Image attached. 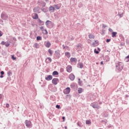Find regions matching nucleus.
I'll return each instance as SVG.
<instances>
[{
    "mask_svg": "<svg viewBox=\"0 0 129 129\" xmlns=\"http://www.w3.org/2000/svg\"><path fill=\"white\" fill-rule=\"evenodd\" d=\"M123 68V63L121 62H118L116 64V71L117 73L121 72V70H122Z\"/></svg>",
    "mask_w": 129,
    "mask_h": 129,
    "instance_id": "f257e3e1",
    "label": "nucleus"
},
{
    "mask_svg": "<svg viewBox=\"0 0 129 129\" xmlns=\"http://www.w3.org/2000/svg\"><path fill=\"white\" fill-rule=\"evenodd\" d=\"M25 124L26 126H27V127H28V128H31L33 127V124L32 123V121L30 120H26L25 121Z\"/></svg>",
    "mask_w": 129,
    "mask_h": 129,
    "instance_id": "f03ea898",
    "label": "nucleus"
},
{
    "mask_svg": "<svg viewBox=\"0 0 129 129\" xmlns=\"http://www.w3.org/2000/svg\"><path fill=\"white\" fill-rule=\"evenodd\" d=\"M60 56H61V54H60V51L59 50L55 51L54 54L53 55L54 58L59 59V58H60Z\"/></svg>",
    "mask_w": 129,
    "mask_h": 129,
    "instance_id": "7ed1b4c3",
    "label": "nucleus"
},
{
    "mask_svg": "<svg viewBox=\"0 0 129 129\" xmlns=\"http://www.w3.org/2000/svg\"><path fill=\"white\" fill-rule=\"evenodd\" d=\"M90 106H92L93 108H97V109H99V108H100L99 105H98V103L96 102L91 103L90 104Z\"/></svg>",
    "mask_w": 129,
    "mask_h": 129,
    "instance_id": "20e7f679",
    "label": "nucleus"
},
{
    "mask_svg": "<svg viewBox=\"0 0 129 129\" xmlns=\"http://www.w3.org/2000/svg\"><path fill=\"white\" fill-rule=\"evenodd\" d=\"M45 25L47 26V27H48V28H51V27H53V23L49 20H47L45 22Z\"/></svg>",
    "mask_w": 129,
    "mask_h": 129,
    "instance_id": "39448f33",
    "label": "nucleus"
},
{
    "mask_svg": "<svg viewBox=\"0 0 129 129\" xmlns=\"http://www.w3.org/2000/svg\"><path fill=\"white\" fill-rule=\"evenodd\" d=\"M59 82V79L58 78H53L52 80V83L54 85H57Z\"/></svg>",
    "mask_w": 129,
    "mask_h": 129,
    "instance_id": "423d86ee",
    "label": "nucleus"
},
{
    "mask_svg": "<svg viewBox=\"0 0 129 129\" xmlns=\"http://www.w3.org/2000/svg\"><path fill=\"white\" fill-rule=\"evenodd\" d=\"M71 90V89H70V87H67L63 90V93L64 94H69V93H70Z\"/></svg>",
    "mask_w": 129,
    "mask_h": 129,
    "instance_id": "0eeeda50",
    "label": "nucleus"
},
{
    "mask_svg": "<svg viewBox=\"0 0 129 129\" xmlns=\"http://www.w3.org/2000/svg\"><path fill=\"white\" fill-rule=\"evenodd\" d=\"M76 50H78V51H82V44L80 43L77 44Z\"/></svg>",
    "mask_w": 129,
    "mask_h": 129,
    "instance_id": "6e6552de",
    "label": "nucleus"
},
{
    "mask_svg": "<svg viewBox=\"0 0 129 129\" xmlns=\"http://www.w3.org/2000/svg\"><path fill=\"white\" fill-rule=\"evenodd\" d=\"M99 45V42L98 40H95V41L92 43V46L93 47H97Z\"/></svg>",
    "mask_w": 129,
    "mask_h": 129,
    "instance_id": "1a4fd4ad",
    "label": "nucleus"
},
{
    "mask_svg": "<svg viewBox=\"0 0 129 129\" xmlns=\"http://www.w3.org/2000/svg\"><path fill=\"white\" fill-rule=\"evenodd\" d=\"M44 46H45L46 48H50L51 46V42H50V41H45L44 42Z\"/></svg>",
    "mask_w": 129,
    "mask_h": 129,
    "instance_id": "9d476101",
    "label": "nucleus"
},
{
    "mask_svg": "<svg viewBox=\"0 0 129 129\" xmlns=\"http://www.w3.org/2000/svg\"><path fill=\"white\" fill-rule=\"evenodd\" d=\"M69 78L71 81H74V79H75V76H74V74H71L69 76Z\"/></svg>",
    "mask_w": 129,
    "mask_h": 129,
    "instance_id": "9b49d317",
    "label": "nucleus"
},
{
    "mask_svg": "<svg viewBox=\"0 0 129 129\" xmlns=\"http://www.w3.org/2000/svg\"><path fill=\"white\" fill-rule=\"evenodd\" d=\"M52 79H53V76L50 75L47 76V77H45V80H47V81H50V80H52Z\"/></svg>",
    "mask_w": 129,
    "mask_h": 129,
    "instance_id": "f8f14e48",
    "label": "nucleus"
},
{
    "mask_svg": "<svg viewBox=\"0 0 129 129\" xmlns=\"http://www.w3.org/2000/svg\"><path fill=\"white\" fill-rule=\"evenodd\" d=\"M67 71L69 73H70V72H71V71H72V67L71 66H68L67 67Z\"/></svg>",
    "mask_w": 129,
    "mask_h": 129,
    "instance_id": "ddd939ff",
    "label": "nucleus"
},
{
    "mask_svg": "<svg viewBox=\"0 0 129 129\" xmlns=\"http://www.w3.org/2000/svg\"><path fill=\"white\" fill-rule=\"evenodd\" d=\"M32 18L34 20H38V19H39V16H38V14L34 13L32 15Z\"/></svg>",
    "mask_w": 129,
    "mask_h": 129,
    "instance_id": "4468645a",
    "label": "nucleus"
},
{
    "mask_svg": "<svg viewBox=\"0 0 129 129\" xmlns=\"http://www.w3.org/2000/svg\"><path fill=\"white\" fill-rule=\"evenodd\" d=\"M51 62H52V58H51V57H46L45 59V62L51 63Z\"/></svg>",
    "mask_w": 129,
    "mask_h": 129,
    "instance_id": "2eb2a0df",
    "label": "nucleus"
},
{
    "mask_svg": "<svg viewBox=\"0 0 129 129\" xmlns=\"http://www.w3.org/2000/svg\"><path fill=\"white\" fill-rule=\"evenodd\" d=\"M49 12L54 13L55 12V8L52 6H50L49 7Z\"/></svg>",
    "mask_w": 129,
    "mask_h": 129,
    "instance_id": "dca6fc26",
    "label": "nucleus"
},
{
    "mask_svg": "<svg viewBox=\"0 0 129 129\" xmlns=\"http://www.w3.org/2000/svg\"><path fill=\"white\" fill-rule=\"evenodd\" d=\"M71 62H75L76 63L77 62V58L75 57H71L70 59Z\"/></svg>",
    "mask_w": 129,
    "mask_h": 129,
    "instance_id": "f3484780",
    "label": "nucleus"
},
{
    "mask_svg": "<svg viewBox=\"0 0 129 129\" xmlns=\"http://www.w3.org/2000/svg\"><path fill=\"white\" fill-rule=\"evenodd\" d=\"M64 55L65 56H66L67 58H69L71 56V54H70V52H66L64 53Z\"/></svg>",
    "mask_w": 129,
    "mask_h": 129,
    "instance_id": "a211bd4d",
    "label": "nucleus"
},
{
    "mask_svg": "<svg viewBox=\"0 0 129 129\" xmlns=\"http://www.w3.org/2000/svg\"><path fill=\"white\" fill-rule=\"evenodd\" d=\"M39 11H40L39 7H36L33 9V12H34V13H38L39 12Z\"/></svg>",
    "mask_w": 129,
    "mask_h": 129,
    "instance_id": "6ab92c4d",
    "label": "nucleus"
},
{
    "mask_svg": "<svg viewBox=\"0 0 129 129\" xmlns=\"http://www.w3.org/2000/svg\"><path fill=\"white\" fill-rule=\"evenodd\" d=\"M119 37L122 42H124V37L122 36V34H119Z\"/></svg>",
    "mask_w": 129,
    "mask_h": 129,
    "instance_id": "aec40b11",
    "label": "nucleus"
},
{
    "mask_svg": "<svg viewBox=\"0 0 129 129\" xmlns=\"http://www.w3.org/2000/svg\"><path fill=\"white\" fill-rule=\"evenodd\" d=\"M7 75L9 76V77H10V76H12L13 75V73H12V71H9L7 72Z\"/></svg>",
    "mask_w": 129,
    "mask_h": 129,
    "instance_id": "412c9836",
    "label": "nucleus"
},
{
    "mask_svg": "<svg viewBox=\"0 0 129 129\" xmlns=\"http://www.w3.org/2000/svg\"><path fill=\"white\" fill-rule=\"evenodd\" d=\"M56 75H59V73H58L57 71H55L53 72L52 73V76H55Z\"/></svg>",
    "mask_w": 129,
    "mask_h": 129,
    "instance_id": "4be33fe9",
    "label": "nucleus"
},
{
    "mask_svg": "<svg viewBox=\"0 0 129 129\" xmlns=\"http://www.w3.org/2000/svg\"><path fill=\"white\" fill-rule=\"evenodd\" d=\"M110 59L109 58V56H108V55H106L105 56V60H106V61H107V62H108V61H109V60H110Z\"/></svg>",
    "mask_w": 129,
    "mask_h": 129,
    "instance_id": "5701e85b",
    "label": "nucleus"
},
{
    "mask_svg": "<svg viewBox=\"0 0 129 129\" xmlns=\"http://www.w3.org/2000/svg\"><path fill=\"white\" fill-rule=\"evenodd\" d=\"M34 48H36V49H39V48H40L39 44L37 43H35L34 44Z\"/></svg>",
    "mask_w": 129,
    "mask_h": 129,
    "instance_id": "b1692460",
    "label": "nucleus"
},
{
    "mask_svg": "<svg viewBox=\"0 0 129 129\" xmlns=\"http://www.w3.org/2000/svg\"><path fill=\"white\" fill-rule=\"evenodd\" d=\"M89 39H94V38H95V36H94L93 34H90L89 35Z\"/></svg>",
    "mask_w": 129,
    "mask_h": 129,
    "instance_id": "393cba45",
    "label": "nucleus"
},
{
    "mask_svg": "<svg viewBox=\"0 0 129 129\" xmlns=\"http://www.w3.org/2000/svg\"><path fill=\"white\" fill-rule=\"evenodd\" d=\"M36 40H37V41H42V37L37 36Z\"/></svg>",
    "mask_w": 129,
    "mask_h": 129,
    "instance_id": "a878e982",
    "label": "nucleus"
},
{
    "mask_svg": "<svg viewBox=\"0 0 129 129\" xmlns=\"http://www.w3.org/2000/svg\"><path fill=\"white\" fill-rule=\"evenodd\" d=\"M86 124H91V121L90 120H87L86 121Z\"/></svg>",
    "mask_w": 129,
    "mask_h": 129,
    "instance_id": "bb28decb",
    "label": "nucleus"
},
{
    "mask_svg": "<svg viewBox=\"0 0 129 129\" xmlns=\"http://www.w3.org/2000/svg\"><path fill=\"white\" fill-rule=\"evenodd\" d=\"M78 93L80 94V93H82V88H79L78 90Z\"/></svg>",
    "mask_w": 129,
    "mask_h": 129,
    "instance_id": "cd10ccee",
    "label": "nucleus"
},
{
    "mask_svg": "<svg viewBox=\"0 0 129 129\" xmlns=\"http://www.w3.org/2000/svg\"><path fill=\"white\" fill-rule=\"evenodd\" d=\"M116 34H117V33H112V38H115V37H116Z\"/></svg>",
    "mask_w": 129,
    "mask_h": 129,
    "instance_id": "c85d7f7f",
    "label": "nucleus"
},
{
    "mask_svg": "<svg viewBox=\"0 0 129 129\" xmlns=\"http://www.w3.org/2000/svg\"><path fill=\"white\" fill-rule=\"evenodd\" d=\"M54 9H56V10H59L60 9V7L58 6L57 5H54Z\"/></svg>",
    "mask_w": 129,
    "mask_h": 129,
    "instance_id": "c756f323",
    "label": "nucleus"
},
{
    "mask_svg": "<svg viewBox=\"0 0 129 129\" xmlns=\"http://www.w3.org/2000/svg\"><path fill=\"white\" fill-rule=\"evenodd\" d=\"M79 66H80V68L81 69H82V68H83L84 67V64H83V63L81 62L79 64Z\"/></svg>",
    "mask_w": 129,
    "mask_h": 129,
    "instance_id": "7c9ffc66",
    "label": "nucleus"
},
{
    "mask_svg": "<svg viewBox=\"0 0 129 129\" xmlns=\"http://www.w3.org/2000/svg\"><path fill=\"white\" fill-rule=\"evenodd\" d=\"M126 62H129V55L125 57V58Z\"/></svg>",
    "mask_w": 129,
    "mask_h": 129,
    "instance_id": "2f4dec72",
    "label": "nucleus"
},
{
    "mask_svg": "<svg viewBox=\"0 0 129 129\" xmlns=\"http://www.w3.org/2000/svg\"><path fill=\"white\" fill-rule=\"evenodd\" d=\"M94 52L95 54H99V51L96 50V48L94 49Z\"/></svg>",
    "mask_w": 129,
    "mask_h": 129,
    "instance_id": "473e14b6",
    "label": "nucleus"
},
{
    "mask_svg": "<svg viewBox=\"0 0 129 129\" xmlns=\"http://www.w3.org/2000/svg\"><path fill=\"white\" fill-rule=\"evenodd\" d=\"M48 53H49L50 55H53V53L52 52V50H51V49H48Z\"/></svg>",
    "mask_w": 129,
    "mask_h": 129,
    "instance_id": "72a5a7b5",
    "label": "nucleus"
},
{
    "mask_svg": "<svg viewBox=\"0 0 129 129\" xmlns=\"http://www.w3.org/2000/svg\"><path fill=\"white\" fill-rule=\"evenodd\" d=\"M124 45H125L124 41H122L120 43V46H124Z\"/></svg>",
    "mask_w": 129,
    "mask_h": 129,
    "instance_id": "f704fd0d",
    "label": "nucleus"
},
{
    "mask_svg": "<svg viewBox=\"0 0 129 129\" xmlns=\"http://www.w3.org/2000/svg\"><path fill=\"white\" fill-rule=\"evenodd\" d=\"M56 108H57L58 109H60L61 108V107L60 106V105H56L55 106Z\"/></svg>",
    "mask_w": 129,
    "mask_h": 129,
    "instance_id": "c9c22d12",
    "label": "nucleus"
},
{
    "mask_svg": "<svg viewBox=\"0 0 129 129\" xmlns=\"http://www.w3.org/2000/svg\"><path fill=\"white\" fill-rule=\"evenodd\" d=\"M12 59L13 60H16V59H17V58L16 57H15V55H12Z\"/></svg>",
    "mask_w": 129,
    "mask_h": 129,
    "instance_id": "e433bc0d",
    "label": "nucleus"
},
{
    "mask_svg": "<svg viewBox=\"0 0 129 129\" xmlns=\"http://www.w3.org/2000/svg\"><path fill=\"white\" fill-rule=\"evenodd\" d=\"M110 41H111V39H107L106 40V42L107 43H109V42H110Z\"/></svg>",
    "mask_w": 129,
    "mask_h": 129,
    "instance_id": "4c0bfd02",
    "label": "nucleus"
},
{
    "mask_svg": "<svg viewBox=\"0 0 129 129\" xmlns=\"http://www.w3.org/2000/svg\"><path fill=\"white\" fill-rule=\"evenodd\" d=\"M101 122H104L105 123H107V120H102L101 121Z\"/></svg>",
    "mask_w": 129,
    "mask_h": 129,
    "instance_id": "58836bf2",
    "label": "nucleus"
},
{
    "mask_svg": "<svg viewBox=\"0 0 129 129\" xmlns=\"http://www.w3.org/2000/svg\"><path fill=\"white\" fill-rule=\"evenodd\" d=\"M5 45L6 46V47H9V46H10V43L5 42Z\"/></svg>",
    "mask_w": 129,
    "mask_h": 129,
    "instance_id": "ea45409f",
    "label": "nucleus"
},
{
    "mask_svg": "<svg viewBox=\"0 0 129 129\" xmlns=\"http://www.w3.org/2000/svg\"><path fill=\"white\" fill-rule=\"evenodd\" d=\"M1 45H6V42H4V41H2V42H1Z\"/></svg>",
    "mask_w": 129,
    "mask_h": 129,
    "instance_id": "a19ab883",
    "label": "nucleus"
},
{
    "mask_svg": "<svg viewBox=\"0 0 129 129\" xmlns=\"http://www.w3.org/2000/svg\"><path fill=\"white\" fill-rule=\"evenodd\" d=\"M46 84H47L46 83H43V84L41 85V87H44V86H46Z\"/></svg>",
    "mask_w": 129,
    "mask_h": 129,
    "instance_id": "79ce46f5",
    "label": "nucleus"
},
{
    "mask_svg": "<svg viewBox=\"0 0 129 129\" xmlns=\"http://www.w3.org/2000/svg\"><path fill=\"white\" fill-rule=\"evenodd\" d=\"M82 84V81H80L78 82L79 85H81Z\"/></svg>",
    "mask_w": 129,
    "mask_h": 129,
    "instance_id": "37998d69",
    "label": "nucleus"
},
{
    "mask_svg": "<svg viewBox=\"0 0 129 129\" xmlns=\"http://www.w3.org/2000/svg\"><path fill=\"white\" fill-rule=\"evenodd\" d=\"M126 44H128L129 45V40L126 39Z\"/></svg>",
    "mask_w": 129,
    "mask_h": 129,
    "instance_id": "c03bdc74",
    "label": "nucleus"
},
{
    "mask_svg": "<svg viewBox=\"0 0 129 129\" xmlns=\"http://www.w3.org/2000/svg\"><path fill=\"white\" fill-rule=\"evenodd\" d=\"M1 75H4L5 74V72H4V71H1Z\"/></svg>",
    "mask_w": 129,
    "mask_h": 129,
    "instance_id": "a18cd8bd",
    "label": "nucleus"
},
{
    "mask_svg": "<svg viewBox=\"0 0 129 129\" xmlns=\"http://www.w3.org/2000/svg\"><path fill=\"white\" fill-rule=\"evenodd\" d=\"M39 24H42L43 23V21H42L41 20L38 19Z\"/></svg>",
    "mask_w": 129,
    "mask_h": 129,
    "instance_id": "49530a36",
    "label": "nucleus"
},
{
    "mask_svg": "<svg viewBox=\"0 0 129 129\" xmlns=\"http://www.w3.org/2000/svg\"><path fill=\"white\" fill-rule=\"evenodd\" d=\"M77 124H78V126H80V127H81V124H80V123H79V122H78L77 123Z\"/></svg>",
    "mask_w": 129,
    "mask_h": 129,
    "instance_id": "de8ad7c7",
    "label": "nucleus"
},
{
    "mask_svg": "<svg viewBox=\"0 0 129 129\" xmlns=\"http://www.w3.org/2000/svg\"><path fill=\"white\" fill-rule=\"evenodd\" d=\"M6 107H8V108L10 107V104L8 103L6 104Z\"/></svg>",
    "mask_w": 129,
    "mask_h": 129,
    "instance_id": "09e8293b",
    "label": "nucleus"
},
{
    "mask_svg": "<svg viewBox=\"0 0 129 129\" xmlns=\"http://www.w3.org/2000/svg\"><path fill=\"white\" fill-rule=\"evenodd\" d=\"M13 40L15 42H17V38L16 37H13Z\"/></svg>",
    "mask_w": 129,
    "mask_h": 129,
    "instance_id": "8fccbe9b",
    "label": "nucleus"
},
{
    "mask_svg": "<svg viewBox=\"0 0 129 129\" xmlns=\"http://www.w3.org/2000/svg\"><path fill=\"white\" fill-rule=\"evenodd\" d=\"M71 87H75V85H74V84H73L71 85Z\"/></svg>",
    "mask_w": 129,
    "mask_h": 129,
    "instance_id": "3c124183",
    "label": "nucleus"
},
{
    "mask_svg": "<svg viewBox=\"0 0 129 129\" xmlns=\"http://www.w3.org/2000/svg\"><path fill=\"white\" fill-rule=\"evenodd\" d=\"M71 40L72 41H73V40H74V37H73V36H71Z\"/></svg>",
    "mask_w": 129,
    "mask_h": 129,
    "instance_id": "603ef678",
    "label": "nucleus"
},
{
    "mask_svg": "<svg viewBox=\"0 0 129 129\" xmlns=\"http://www.w3.org/2000/svg\"><path fill=\"white\" fill-rule=\"evenodd\" d=\"M109 31L111 33L112 32V29L109 28Z\"/></svg>",
    "mask_w": 129,
    "mask_h": 129,
    "instance_id": "864d4df0",
    "label": "nucleus"
},
{
    "mask_svg": "<svg viewBox=\"0 0 129 129\" xmlns=\"http://www.w3.org/2000/svg\"><path fill=\"white\" fill-rule=\"evenodd\" d=\"M62 119H63V121L65 120V116H62Z\"/></svg>",
    "mask_w": 129,
    "mask_h": 129,
    "instance_id": "5fc2aeb1",
    "label": "nucleus"
},
{
    "mask_svg": "<svg viewBox=\"0 0 129 129\" xmlns=\"http://www.w3.org/2000/svg\"><path fill=\"white\" fill-rule=\"evenodd\" d=\"M0 78H4V75H1L0 76Z\"/></svg>",
    "mask_w": 129,
    "mask_h": 129,
    "instance_id": "6e6d98bb",
    "label": "nucleus"
},
{
    "mask_svg": "<svg viewBox=\"0 0 129 129\" xmlns=\"http://www.w3.org/2000/svg\"><path fill=\"white\" fill-rule=\"evenodd\" d=\"M66 47H65V45L64 44L62 45V48L65 49Z\"/></svg>",
    "mask_w": 129,
    "mask_h": 129,
    "instance_id": "4d7b16f0",
    "label": "nucleus"
},
{
    "mask_svg": "<svg viewBox=\"0 0 129 129\" xmlns=\"http://www.w3.org/2000/svg\"><path fill=\"white\" fill-rule=\"evenodd\" d=\"M97 49H98V51H101L100 48L99 47H97Z\"/></svg>",
    "mask_w": 129,
    "mask_h": 129,
    "instance_id": "13d9d810",
    "label": "nucleus"
},
{
    "mask_svg": "<svg viewBox=\"0 0 129 129\" xmlns=\"http://www.w3.org/2000/svg\"><path fill=\"white\" fill-rule=\"evenodd\" d=\"M100 64H101V65H103V61H101L100 62Z\"/></svg>",
    "mask_w": 129,
    "mask_h": 129,
    "instance_id": "bf43d9fd",
    "label": "nucleus"
},
{
    "mask_svg": "<svg viewBox=\"0 0 129 129\" xmlns=\"http://www.w3.org/2000/svg\"><path fill=\"white\" fill-rule=\"evenodd\" d=\"M3 96H2V94H0V99H2Z\"/></svg>",
    "mask_w": 129,
    "mask_h": 129,
    "instance_id": "052dcab7",
    "label": "nucleus"
},
{
    "mask_svg": "<svg viewBox=\"0 0 129 129\" xmlns=\"http://www.w3.org/2000/svg\"><path fill=\"white\" fill-rule=\"evenodd\" d=\"M129 97V95H125V97L126 98H127V97Z\"/></svg>",
    "mask_w": 129,
    "mask_h": 129,
    "instance_id": "680f3d73",
    "label": "nucleus"
},
{
    "mask_svg": "<svg viewBox=\"0 0 129 129\" xmlns=\"http://www.w3.org/2000/svg\"><path fill=\"white\" fill-rule=\"evenodd\" d=\"M40 29H41V30H43V29H44V27H41L40 28Z\"/></svg>",
    "mask_w": 129,
    "mask_h": 129,
    "instance_id": "e2e57ef3",
    "label": "nucleus"
},
{
    "mask_svg": "<svg viewBox=\"0 0 129 129\" xmlns=\"http://www.w3.org/2000/svg\"><path fill=\"white\" fill-rule=\"evenodd\" d=\"M2 36H3V33H0V37H2Z\"/></svg>",
    "mask_w": 129,
    "mask_h": 129,
    "instance_id": "0e129e2a",
    "label": "nucleus"
},
{
    "mask_svg": "<svg viewBox=\"0 0 129 129\" xmlns=\"http://www.w3.org/2000/svg\"><path fill=\"white\" fill-rule=\"evenodd\" d=\"M112 127V125H109V126H108V127L109 128V127Z\"/></svg>",
    "mask_w": 129,
    "mask_h": 129,
    "instance_id": "69168bd1",
    "label": "nucleus"
},
{
    "mask_svg": "<svg viewBox=\"0 0 129 129\" xmlns=\"http://www.w3.org/2000/svg\"><path fill=\"white\" fill-rule=\"evenodd\" d=\"M99 104H102V102H99Z\"/></svg>",
    "mask_w": 129,
    "mask_h": 129,
    "instance_id": "338daca9",
    "label": "nucleus"
},
{
    "mask_svg": "<svg viewBox=\"0 0 129 129\" xmlns=\"http://www.w3.org/2000/svg\"><path fill=\"white\" fill-rule=\"evenodd\" d=\"M64 128H65V129H67V126H64Z\"/></svg>",
    "mask_w": 129,
    "mask_h": 129,
    "instance_id": "774afa93",
    "label": "nucleus"
}]
</instances>
